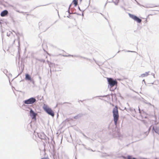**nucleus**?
I'll return each mask as SVG.
<instances>
[{
    "label": "nucleus",
    "mask_w": 159,
    "mask_h": 159,
    "mask_svg": "<svg viewBox=\"0 0 159 159\" xmlns=\"http://www.w3.org/2000/svg\"><path fill=\"white\" fill-rule=\"evenodd\" d=\"M127 159H136L135 158H132V156H127Z\"/></svg>",
    "instance_id": "obj_12"
},
{
    "label": "nucleus",
    "mask_w": 159,
    "mask_h": 159,
    "mask_svg": "<svg viewBox=\"0 0 159 159\" xmlns=\"http://www.w3.org/2000/svg\"><path fill=\"white\" fill-rule=\"evenodd\" d=\"M129 16L130 17L132 18L135 21H136L138 23H140L142 21L137 16L130 14H129Z\"/></svg>",
    "instance_id": "obj_5"
},
{
    "label": "nucleus",
    "mask_w": 159,
    "mask_h": 159,
    "mask_svg": "<svg viewBox=\"0 0 159 159\" xmlns=\"http://www.w3.org/2000/svg\"><path fill=\"white\" fill-rule=\"evenodd\" d=\"M78 117V116H76L74 117V118L75 119H76V118H77Z\"/></svg>",
    "instance_id": "obj_13"
},
{
    "label": "nucleus",
    "mask_w": 159,
    "mask_h": 159,
    "mask_svg": "<svg viewBox=\"0 0 159 159\" xmlns=\"http://www.w3.org/2000/svg\"><path fill=\"white\" fill-rule=\"evenodd\" d=\"M44 110L49 115L52 117L54 116V113L51 108L47 106H45L43 107Z\"/></svg>",
    "instance_id": "obj_2"
},
{
    "label": "nucleus",
    "mask_w": 159,
    "mask_h": 159,
    "mask_svg": "<svg viewBox=\"0 0 159 159\" xmlns=\"http://www.w3.org/2000/svg\"><path fill=\"white\" fill-rule=\"evenodd\" d=\"M149 72H146L145 73L142 74L140 76V77L143 78L149 75Z\"/></svg>",
    "instance_id": "obj_9"
},
{
    "label": "nucleus",
    "mask_w": 159,
    "mask_h": 159,
    "mask_svg": "<svg viewBox=\"0 0 159 159\" xmlns=\"http://www.w3.org/2000/svg\"><path fill=\"white\" fill-rule=\"evenodd\" d=\"M112 112L114 123L116 125L119 116L118 108L117 106H116L114 108Z\"/></svg>",
    "instance_id": "obj_1"
},
{
    "label": "nucleus",
    "mask_w": 159,
    "mask_h": 159,
    "mask_svg": "<svg viewBox=\"0 0 159 159\" xmlns=\"http://www.w3.org/2000/svg\"><path fill=\"white\" fill-rule=\"evenodd\" d=\"M36 101V99L34 98H31L29 99L25 100L24 103L27 104H31L34 103Z\"/></svg>",
    "instance_id": "obj_4"
},
{
    "label": "nucleus",
    "mask_w": 159,
    "mask_h": 159,
    "mask_svg": "<svg viewBox=\"0 0 159 159\" xmlns=\"http://www.w3.org/2000/svg\"><path fill=\"white\" fill-rule=\"evenodd\" d=\"M30 115L32 117V119L36 120V116L37 115V114L35 113L32 109H31L30 111Z\"/></svg>",
    "instance_id": "obj_6"
},
{
    "label": "nucleus",
    "mask_w": 159,
    "mask_h": 159,
    "mask_svg": "<svg viewBox=\"0 0 159 159\" xmlns=\"http://www.w3.org/2000/svg\"><path fill=\"white\" fill-rule=\"evenodd\" d=\"M73 2L75 6H76L77 5L78 0H74L73 1Z\"/></svg>",
    "instance_id": "obj_11"
},
{
    "label": "nucleus",
    "mask_w": 159,
    "mask_h": 159,
    "mask_svg": "<svg viewBox=\"0 0 159 159\" xmlns=\"http://www.w3.org/2000/svg\"><path fill=\"white\" fill-rule=\"evenodd\" d=\"M8 13V11L6 10H5L1 12V16L2 17H4L7 15Z\"/></svg>",
    "instance_id": "obj_8"
},
{
    "label": "nucleus",
    "mask_w": 159,
    "mask_h": 159,
    "mask_svg": "<svg viewBox=\"0 0 159 159\" xmlns=\"http://www.w3.org/2000/svg\"><path fill=\"white\" fill-rule=\"evenodd\" d=\"M2 24V22L0 21V25H1Z\"/></svg>",
    "instance_id": "obj_15"
},
{
    "label": "nucleus",
    "mask_w": 159,
    "mask_h": 159,
    "mask_svg": "<svg viewBox=\"0 0 159 159\" xmlns=\"http://www.w3.org/2000/svg\"><path fill=\"white\" fill-rule=\"evenodd\" d=\"M25 80L30 81H31V76L28 74H25Z\"/></svg>",
    "instance_id": "obj_10"
},
{
    "label": "nucleus",
    "mask_w": 159,
    "mask_h": 159,
    "mask_svg": "<svg viewBox=\"0 0 159 159\" xmlns=\"http://www.w3.org/2000/svg\"><path fill=\"white\" fill-rule=\"evenodd\" d=\"M116 1H117V0H113V2Z\"/></svg>",
    "instance_id": "obj_14"
},
{
    "label": "nucleus",
    "mask_w": 159,
    "mask_h": 159,
    "mask_svg": "<svg viewBox=\"0 0 159 159\" xmlns=\"http://www.w3.org/2000/svg\"><path fill=\"white\" fill-rule=\"evenodd\" d=\"M153 130L156 133L159 134V127L157 125L154 126L153 127Z\"/></svg>",
    "instance_id": "obj_7"
},
{
    "label": "nucleus",
    "mask_w": 159,
    "mask_h": 159,
    "mask_svg": "<svg viewBox=\"0 0 159 159\" xmlns=\"http://www.w3.org/2000/svg\"><path fill=\"white\" fill-rule=\"evenodd\" d=\"M108 84L111 87H113L115 85H117V82L116 80H114L111 78H107Z\"/></svg>",
    "instance_id": "obj_3"
}]
</instances>
